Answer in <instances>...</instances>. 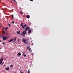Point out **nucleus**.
<instances>
[{
    "label": "nucleus",
    "mask_w": 73,
    "mask_h": 73,
    "mask_svg": "<svg viewBox=\"0 0 73 73\" xmlns=\"http://www.w3.org/2000/svg\"><path fill=\"white\" fill-rule=\"evenodd\" d=\"M16 39H17V38L16 37H14V40L13 39H12L10 40H9L8 42H12V41H13V42H15L16 41Z\"/></svg>",
    "instance_id": "f257e3e1"
},
{
    "label": "nucleus",
    "mask_w": 73,
    "mask_h": 73,
    "mask_svg": "<svg viewBox=\"0 0 73 73\" xmlns=\"http://www.w3.org/2000/svg\"><path fill=\"white\" fill-rule=\"evenodd\" d=\"M23 41L25 44L26 45H28L29 44V42H28V40H25L23 39Z\"/></svg>",
    "instance_id": "f03ea898"
},
{
    "label": "nucleus",
    "mask_w": 73,
    "mask_h": 73,
    "mask_svg": "<svg viewBox=\"0 0 73 73\" xmlns=\"http://www.w3.org/2000/svg\"><path fill=\"white\" fill-rule=\"evenodd\" d=\"M2 37L3 40H7V37H6L4 36H3Z\"/></svg>",
    "instance_id": "7ed1b4c3"
},
{
    "label": "nucleus",
    "mask_w": 73,
    "mask_h": 73,
    "mask_svg": "<svg viewBox=\"0 0 73 73\" xmlns=\"http://www.w3.org/2000/svg\"><path fill=\"white\" fill-rule=\"evenodd\" d=\"M23 23H21V26H22V28H25V27H27V25H24H24H23Z\"/></svg>",
    "instance_id": "20e7f679"
},
{
    "label": "nucleus",
    "mask_w": 73,
    "mask_h": 73,
    "mask_svg": "<svg viewBox=\"0 0 73 73\" xmlns=\"http://www.w3.org/2000/svg\"><path fill=\"white\" fill-rule=\"evenodd\" d=\"M29 29V27H27L25 29V31H26V32H27V31L28 30V29Z\"/></svg>",
    "instance_id": "39448f33"
},
{
    "label": "nucleus",
    "mask_w": 73,
    "mask_h": 73,
    "mask_svg": "<svg viewBox=\"0 0 73 73\" xmlns=\"http://www.w3.org/2000/svg\"><path fill=\"white\" fill-rule=\"evenodd\" d=\"M23 35H26V33H27V32L25 31H24L23 32Z\"/></svg>",
    "instance_id": "423d86ee"
},
{
    "label": "nucleus",
    "mask_w": 73,
    "mask_h": 73,
    "mask_svg": "<svg viewBox=\"0 0 73 73\" xmlns=\"http://www.w3.org/2000/svg\"><path fill=\"white\" fill-rule=\"evenodd\" d=\"M30 17V16H29V15H27V19H29Z\"/></svg>",
    "instance_id": "0eeeda50"
},
{
    "label": "nucleus",
    "mask_w": 73,
    "mask_h": 73,
    "mask_svg": "<svg viewBox=\"0 0 73 73\" xmlns=\"http://www.w3.org/2000/svg\"><path fill=\"white\" fill-rule=\"evenodd\" d=\"M21 53L20 52H19L17 54V56H20L21 55Z\"/></svg>",
    "instance_id": "6e6552de"
},
{
    "label": "nucleus",
    "mask_w": 73,
    "mask_h": 73,
    "mask_svg": "<svg viewBox=\"0 0 73 73\" xmlns=\"http://www.w3.org/2000/svg\"><path fill=\"white\" fill-rule=\"evenodd\" d=\"M6 70H9V67H8L7 68H5Z\"/></svg>",
    "instance_id": "1a4fd4ad"
},
{
    "label": "nucleus",
    "mask_w": 73,
    "mask_h": 73,
    "mask_svg": "<svg viewBox=\"0 0 73 73\" xmlns=\"http://www.w3.org/2000/svg\"><path fill=\"white\" fill-rule=\"evenodd\" d=\"M28 33H31V30H29L28 31Z\"/></svg>",
    "instance_id": "9d476101"
},
{
    "label": "nucleus",
    "mask_w": 73,
    "mask_h": 73,
    "mask_svg": "<svg viewBox=\"0 0 73 73\" xmlns=\"http://www.w3.org/2000/svg\"><path fill=\"white\" fill-rule=\"evenodd\" d=\"M17 34H20V31H17Z\"/></svg>",
    "instance_id": "9b49d317"
},
{
    "label": "nucleus",
    "mask_w": 73,
    "mask_h": 73,
    "mask_svg": "<svg viewBox=\"0 0 73 73\" xmlns=\"http://www.w3.org/2000/svg\"><path fill=\"white\" fill-rule=\"evenodd\" d=\"M0 61H3V58H1L0 60Z\"/></svg>",
    "instance_id": "f8f14e48"
},
{
    "label": "nucleus",
    "mask_w": 73,
    "mask_h": 73,
    "mask_svg": "<svg viewBox=\"0 0 73 73\" xmlns=\"http://www.w3.org/2000/svg\"><path fill=\"white\" fill-rule=\"evenodd\" d=\"M13 64H12L10 66V68H12V67H13Z\"/></svg>",
    "instance_id": "ddd939ff"
},
{
    "label": "nucleus",
    "mask_w": 73,
    "mask_h": 73,
    "mask_svg": "<svg viewBox=\"0 0 73 73\" xmlns=\"http://www.w3.org/2000/svg\"><path fill=\"white\" fill-rule=\"evenodd\" d=\"M5 31H3L2 32L3 34H5Z\"/></svg>",
    "instance_id": "4468645a"
},
{
    "label": "nucleus",
    "mask_w": 73,
    "mask_h": 73,
    "mask_svg": "<svg viewBox=\"0 0 73 73\" xmlns=\"http://www.w3.org/2000/svg\"><path fill=\"white\" fill-rule=\"evenodd\" d=\"M4 29H6V30H7L8 29V28L7 27H6L4 29V28H3Z\"/></svg>",
    "instance_id": "2eb2a0df"
},
{
    "label": "nucleus",
    "mask_w": 73,
    "mask_h": 73,
    "mask_svg": "<svg viewBox=\"0 0 73 73\" xmlns=\"http://www.w3.org/2000/svg\"><path fill=\"white\" fill-rule=\"evenodd\" d=\"M11 16L12 17V19H13V18H14V17H13V14H12L11 15Z\"/></svg>",
    "instance_id": "dca6fc26"
},
{
    "label": "nucleus",
    "mask_w": 73,
    "mask_h": 73,
    "mask_svg": "<svg viewBox=\"0 0 73 73\" xmlns=\"http://www.w3.org/2000/svg\"><path fill=\"white\" fill-rule=\"evenodd\" d=\"M2 61H1V60H0V64H1L2 63Z\"/></svg>",
    "instance_id": "f3484780"
},
{
    "label": "nucleus",
    "mask_w": 73,
    "mask_h": 73,
    "mask_svg": "<svg viewBox=\"0 0 73 73\" xmlns=\"http://www.w3.org/2000/svg\"><path fill=\"white\" fill-rule=\"evenodd\" d=\"M20 14H23V12L22 11H20Z\"/></svg>",
    "instance_id": "a211bd4d"
},
{
    "label": "nucleus",
    "mask_w": 73,
    "mask_h": 73,
    "mask_svg": "<svg viewBox=\"0 0 73 73\" xmlns=\"http://www.w3.org/2000/svg\"><path fill=\"white\" fill-rule=\"evenodd\" d=\"M4 62H2V63L1 64V65H3V64H4Z\"/></svg>",
    "instance_id": "6ab92c4d"
},
{
    "label": "nucleus",
    "mask_w": 73,
    "mask_h": 73,
    "mask_svg": "<svg viewBox=\"0 0 73 73\" xmlns=\"http://www.w3.org/2000/svg\"><path fill=\"white\" fill-rule=\"evenodd\" d=\"M12 24H14L15 23V22L14 21H13L12 22Z\"/></svg>",
    "instance_id": "aec40b11"
},
{
    "label": "nucleus",
    "mask_w": 73,
    "mask_h": 73,
    "mask_svg": "<svg viewBox=\"0 0 73 73\" xmlns=\"http://www.w3.org/2000/svg\"><path fill=\"white\" fill-rule=\"evenodd\" d=\"M8 25L9 26V27H11V25H10V24H9V23L8 24Z\"/></svg>",
    "instance_id": "412c9836"
},
{
    "label": "nucleus",
    "mask_w": 73,
    "mask_h": 73,
    "mask_svg": "<svg viewBox=\"0 0 73 73\" xmlns=\"http://www.w3.org/2000/svg\"><path fill=\"white\" fill-rule=\"evenodd\" d=\"M27 48L28 50H29V47H27Z\"/></svg>",
    "instance_id": "4be33fe9"
},
{
    "label": "nucleus",
    "mask_w": 73,
    "mask_h": 73,
    "mask_svg": "<svg viewBox=\"0 0 73 73\" xmlns=\"http://www.w3.org/2000/svg\"><path fill=\"white\" fill-rule=\"evenodd\" d=\"M27 73H30V72L28 70L27 72Z\"/></svg>",
    "instance_id": "5701e85b"
},
{
    "label": "nucleus",
    "mask_w": 73,
    "mask_h": 73,
    "mask_svg": "<svg viewBox=\"0 0 73 73\" xmlns=\"http://www.w3.org/2000/svg\"><path fill=\"white\" fill-rule=\"evenodd\" d=\"M29 50L30 52H31V48H30Z\"/></svg>",
    "instance_id": "b1692460"
},
{
    "label": "nucleus",
    "mask_w": 73,
    "mask_h": 73,
    "mask_svg": "<svg viewBox=\"0 0 73 73\" xmlns=\"http://www.w3.org/2000/svg\"><path fill=\"white\" fill-rule=\"evenodd\" d=\"M30 1H33V0H30Z\"/></svg>",
    "instance_id": "393cba45"
},
{
    "label": "nucleus",
    "mask_w": 73,
    "mask_h": 73,
    "mask_svg": "<svg viewBox=\"0 0 73 73\" xmlns=\"http://www.w3.org/2000/svg\"><path fill=\"white\" fill-rule=\"evenodd\" d=\"M23 33H21L20 34V35H21V36H22V35H23Z\"/></svg>",
    "instance_id": "a878e982"
},
{
    "label": "nucleus",
    "mask_w": 73,
    "mask_h": 73,
    "mask_svg": "<svg viewBox=\"0 0 73 73\" xmlns=\"http://www.w3.org/2000/svg\"><path fill=\"white\" fill-rule=\"evenodd\" d=\"M3 45H5V42H3Z\"/></svg>",
    "instance_id": "bb28decb"
},
{
    "label": "nucleus",
    "mask_w": 73,
    "mask_h": 73,
    "mask_svg": "<svg viewBox=\"0 0 73 73\" xmlns=\"http://www.w3.org/2000/svg\"><path fill=\"white\" fill-rule=\"evenodd\" d=\"M24 57H26V55H24Z\"/></svg>",
    "instance_id": "cd10ccee"
},
{
    "label": "nucleus",
    "mask_w": 73,
    "mask_h": 73,
    "mask_svg": "<svg viewBox=\"0 0 73 73\" xmlns=\"http://www.w3.org/2000/svg\"><path fill=\"white\" fill-rule=\"evenodd\" d=\"M21 73H24V72H21Z\"/></svg>",
    "instance_id": "c85d7f7f"
},
{
    "label": "nucleus",
    "mask_w": 73,
    "mask_h": 73,
    "mask_svg": "<svg viewBox=\"0 0 73 73\" xmlns=\"http://www.w3.org/2000/svg\"><path fill=\"white\" fill-rule=\"evenodd\" d=\"M14 1L15 2V3H16V1H15V0H14Z\"/></svg>",
    "instance_id": "c756f323"
},
{
    "label": "nucleus",
    "mask_w": 73,
    "mask_h": 73,
    "mask_svg": "<svg viewBox=\"0 0 73 73\" xmlns=\"http://www.w3.org/2000/svg\"><path fill=\"white\" fill-rule=\"evenodd\" d=\"M25 54V52H24L23 53V54Z\"/></svg>",
    "instance_id": "7c9ffc66"
},
{
    "label": "nucleus",
    "mask_w": 73,
    "mask_h": 73,
    "mask_svg": "<svg viewBox=\"0 0 73 73\" xmlns=\"http://www.w3.org/2000/svg\"><path fill=\"white\" fill-rule=\"evenodd\" d=\"M6 31H7V30H6Z\"/></svg>",
    "instance_id": "2f4dec72"
},
{
    "label": "nucleus",
    "mask_w": 73,
    "mask_h": 73,
    "mask_svg": "<svg viewBox=\"0 0 73 73\" xmlns=\"http://www.w3.org/2000/svg\"><path fill=\"white\" fill-rule=\"evenodd\" d=\"M0 42H1V40H0Z\"/></svg>",
    "instance_id": "473e14b6"
},
{
    "label": "nucleus",
    "mask_w": 73,
    "mask_h": 73,
    "mask_svg": "<svg viewBox=\"0 0 73 73\" xmlns=\"http://www.w3.org/2000/svg\"><path fill=\"white\" fill-rule=\"evenodd\" d=\"M0 49H1V48H0Z\"/></svg>",
    "instance_id": "72a5a7b5"
},
{
    "label": "nucleus",
    "mask_w": 73,
    "mask_h": 73,
    "mask_svg": "<svg viewBox=\"0 0 73 73\" xmlns=\"http://www.w3.org/2000/svg\"><path fill=\"white\" fill-rule=\"evenodd\" d=\"M14 73H16V72H14Z\"/></svg>",
    "instance_id": "f704fd0d"
},
{
    "label": "nucleus",
    "mask_w": 73,
    "mask_h": 73,
    "mask_svg": "<svg viewBox=\"0 0 73 73\" xmlns=\"http://www.w3.org/2000/svg\"><path fill=\"white\" fill-rule=\"evenodd\" d=\"M12 0L13 1V0Z\"/></svg>",
    "instance_id": "c9c22d12"
}]
</instances>
